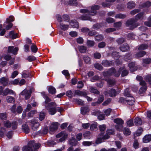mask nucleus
I'll list each match as a JSON object with an SVG mask.
<instances>
[{"instance_id": "58836bf2", "label": "nucleus", "mask_w": 151, "mask_h": 151, "mask_svg": "<svg viewBox=\"0 0 151 151\" xmlns=\"http://www.w3.org/2000/svg\"><path fill=\"white\" fill-rule=\"evenodd\" d=\"M151 6V2L150 1H147L145 3H141L140 4V6H142V7H148Z\"/></svg>"}, {"instance_id": "2f4dec72", "label": "nucleus", "mask_w": 151, "mask_h": 151, "mask_svg": "<svg viewBox=\"0 0 151 151\" xmlns=\"http://www.w3.org/2000/svg\"><path fill=\"white\" fill-rule=\"evenodd\" d=\"M135 6V4L133 1H130L127 4V7L128 8L131 9Z\"/></svg>"}, {"instance_id": "e433bc0d", "label": "nucleus", "mask_w": 151, "mask_h": 151, "mask_svg": "<svg viewBox=\"0 0 151 151\" xmlns=\"http://www.w3.org/2000/svg\"><path fill=\"white\" fill-rule=\"evenodd\" d=\"M41 132V134H47L48 132V127L46 126H45L42 129Z\"/></svg>"}, {"instance_id": "393cba45", "label": "nucleus", "mask_w": 151, "mask_h": 151, "mask_svg": "<svg viewBox=\"0 0 151 151\" xmlns=\"http://www.w3.org/2000/svg\"><path fill=\"white\" fill-rule=\"evenodd\" d=\"M89 90L91 92L93 93L99 95L100 94V92L96 88L91 86Z\"/></svg>"}, {"instance_id": "49530a36", "label": "nucleus", "mask_w": 151, "mask_h": 151, "mask_svg": "<svg viewBox=\"0 0 151 151\" xmlns=\"http://www.w3.org/2000/svg\"><path fill=\"white\" fill-rule=\"evenodd\" d=\"M79 50L81 53H85L86 52L87 49L86 47L81 46L79 47Z\"/></svg>"}, {"instance_id": "7c9ffc66", "label": "nucleus", "mask_w": 151, "mask_h": 151, "mask_svg": "<svg viewBox=\"0 0 151 151\" xmlns=\"http://www.w3.org/2000/svg\"><path fill=\"white\" fill-rule=\"evenodd\" d=\"M81 110V113L83 114H85L89 111V109L88 107H82Z\"/></svg>"}, {"instance_id": "0e129e2a", "label": "nucleus", "mask_w": 151, "mask_h": 151, "mask_svg": "<svg viewBox=\"0 0 151 151\" xmlns=\"http://www.w3.org/2000/svg\"><path fill=\"white\" fill-rule=\"evenodd\" d=\"M45 113L44 112H41L40 114L39 119L42 121L44 119L45 116Z\"/></svg>"}, {"instance_id": "5701e85b", "label": "nucleus", "mask_w": 151, "mask_h": 151, "mask_svg": "<svg viewBox=\"0 0 151 151\" xmlns=\"http://www.w3.org/2000/svg\"><path fill=\"white\" fill-rule=\"evenodd\" d=\"M114 71L112 72V75L113 74L114 76L116 77H118L120 75L121 71L123 69L120 68L118 71H116L115 69L114 68Z\"/></svg>"}, {"instance_id": "cd10ccee", "label": "nucleus", "mask_w": 151, "mask_h": 151, "mask_svg": "<svg viewBox=\"0 0 151 151\" xmlns=\"http://www.w3.org/2000/svg\"><path fill=\"white\" fill-rule=\"evenodd\" d=\"M135 65V63L133 62H131L129 64L128 66L131 71L133 72L136 70Z\"/></svg>"}, {"instance_id": "6ab92c4d", "label": "nucleus", "mask_w": 151, "mask_h": 151, "mask_svg": "<svg viewBox=\"0 0 151 151\" xmlns=\"http://www.w3.org/2000/svg\"><path fill=\"white\" fill-rule=\"evenodd\" d=\"M69 24L73 28H78L79 27L78 23L76 20H71L69 22Z\"/></svg>"}, {"instance_id": "0eeeda50", "label": "nucleus", "mask_w": 151, "mask_h": 151, "mask_svg": "<svg viewBox=\"0 0 151 151\" xmlns=\"http://www.w3.org/2000/svg\"><path fill=\"white\" fill-rule=\"evenodd\" d=\"M31 93V90H28L27 89H25L20 93V94L22 96H24L25 99L27 100L30 97Z\"/></svg>"}, {"instance_id": "37998d69", "label": "nucleus", "mask_w": 151, "mask_h": 151, "mask_svg": "<svg viewBox=\"0 0 151 151\" xmlns=\"http://www.w3.org/2000/svg\"><path fill=\"white\" fill-rule=\"evenodd\" d=\"M148 47V45L146 44H142L139 46L138 47L139 50H144L147 49Z\"/></svg>"}, {"instance_id": "1a4fd4ad", "label": "nucleus", "mask_w": 151, "mask_h": 151, "mask_svg": "<svg viewBox=\"0 0 151 151\" xmlns=\"http://www.w3.org/2000/svg\"><path fill=\"white\" fill-rule=\"evenodd\" d=\"M9 79L8 77H4L0 79V83L4 86H7L8 84Z\"/></svg>"}, {"instance_id": "5fc2aeb1", "label": "nucleus", "mask_w": 151, "mask_h": 151, "mask_svg": "<svg viewBox=\"0 0 151 151\" xmlns=\"http://www.w3.org/2000/svg\"><path fill=\"white\" fill-rule=\"evenodd\" d=\"M63 18L64 21L66 22H69L70 20L69 16L67 14L63 15Z\"/></svg>"}, {"instance_id": "4468645a", "label": "nucleus", "mask_w": 151, "mask_h": 151, "mask_svg": "<svg viewBox=\"0 0 151 151\" xmlns=\"http://www.w3.org/2000/svg\"><path fill=\"white\" fill-rule=\"evenodd\" d=\"M143 131V130L142 128H139L134 133V139H136L137 137L140 136Z\"/></svg>"}, {"instance_id": "de8ad7c7", "label": "nucleus", "mask_w": 151, "mask_h": 151, "mask_svg": "<svg viewBox=\"0 0 151 151\" xmlns=\"http://www.w3.org/2000/svg\"><path fill=\"white\" fill-rule=\"evenodd\" d=\"M146 54V52L145 51H142L136 54V56L137 58H140L143 57Z\"/></svg>"}, {"instance_id": "4be33fe9", "label": "nucleus", "mask_w": 151, "mask_h": 151, "mask_svg": "<svg viewBox=\"0 0 151 151\" xmlns=\"http://www.w3.org/2000/svg\"><path fill=\"white\" fill-rule=\"evenodd\" d=\"M59 27L63 31H65L68 29L69 26L68 24H65L63 23H61L60 24Z\"/></svg>"}, {"instance_id": "864d4df0", "label": "nucleus", "mask_w": 151, "mask_h": 151, "mask_svg": "<svg viewBox=\"0 0 151 151\" xmlns=\"http://www.w3.org/2000/svg\"><path fill=\"white\" fill-rule=\"evenodd\" d=\"M19 80L18 79H15L14 80L11 81L9 84H13L14 85H17L18 83H19Z\"/></svg>"}, {"instance_id": "412c9836", "label": "nucleus", "mask_w": 151, "mask_h": 151, "mask_svg": "<svg viewBox=\"0 0 151 151\" xmlns=\"http://www.w3.org/2000/svg\"><path fill=\"white\" fill-rule=\"evenodd\" d=\"M151 141V134L146 135L143 138V142L145 143Z\"/></svg>"}, {"instance_id": "2eb2a0df", "label": "nucleus", "mask_w": 151, "mask_h": 151, "mask_svg": "<svg viewBox=\"0 0 151 151\" xmlns=\"http://www.w3.org/2000/svg\"><path fill=\"white\" fill-rule=\"evenodd\" d=\"M144 14V12H141L137 14L135 16V18L134 19H135V20L136 21V22H137L139 19H142L143 18Z\"/></svg>"}, {"instance_id": "6e6552de", "label": "nucleus", "mask_w": 151, "mask_h": 151, "mask_svg": "<svg viewBox=\"0 0 151 151\" xmlns=\"http://www.w3.org/2000/svg\"><path fill=\"white\" fill-rule=\"evenodd\" d=\"M18 50L19 49L17 47L14 48L13 46H9L8 47L7 51L9 53L15 55L17 54Z\"/></svg>"}, {"instance_id": "8fccbe9b", "label": "nucleus", "mask_w": 151, "mask_h": 151, "mask_svg": "<svg viewBox=\"0 0 151 151\" xmlns=\"http://www.w3.org/2000/svg\"><path fill=\"white\" fill-rule=\"evenodd\" d=\"M111 109L110 108H109L103 110V112L104 113V114L106 116H108L109 115L111 111Z\"/></svg>"}, {"instance_id": "13d9d810", "label": "nucleus", "mask_w": 151, "mask_h": 151, "mask_svg": "<svg viewBox=\"0 0 151 151\" xmlns=\"http://www.w3.org/2000/svg\"><path fill=\"white\" fill-rule=\"evenodd\" d=\"M140 10L139 9H135L130 12V14L132 15H134L135 14L140 12Z\"/></svg>"}, {"instance_id": "e2e57ef3", "label": "nucleus", "mask_w": 151, "mask_h": 151, "mask_svg": "<svg viewBox=\"0 0 151 151\" xmlns=\"http://www.w3.org/2000/svg\"><path fill=\"white\" fill-rule=\"evenodd\" d=\"M27 59L29 62H32L35 60L36 58L35 56L33 55L29 56L28 57Z\"/></svg>"}, {"instance_id": "a18cd8bd", "label": "nucleus", "mask_w": 151, "mask_h": 151, "mask_svg": "<svg viewBox=\"0 0 151 151\" xmlns=\"http://www.w3.org/2000/svg\"><path fill=\"white\" fill-rule=\"evenodd\" d=\"M124 95L125 96H126L127 98H129L130 97L132 96H131L130 93L129 89L128 88H126L124 91Z\"/></svg>"}, {"instance_id": "c03bdc74", "label": "nucleus", "mask_w": 151, "mask_h": 151, "mask_svg": "<svg viewBox=\"0 0 151 151\" xmlns=\"http://www.w3.org/2000/svg\"><path fill=\"white\" fill-rule=\"evenodd\" d=\"M147 82H148L149 84L151 85V74L147 75L144 78Z\"/></svg>"}, {"instance_id": "c756f323", "label": "nucleus", "mask_w": 151, "mask_h": 151, "mask_svg": "<svg viewBox=\"0 0 151 151\" xmlns=\"http://www.w3.org/2000/svg\"><path fill=\"white\" fill-rule=\"evenodd\" d=\"M127 16L126 14L119 13L116 15L115 17L116 19H124Z\"/></svg>"}, {"instance_id": "bf43d9fd", "label": "nucleus", "mask_w": 151, "mask_h": 151, "mask_svg": "<svg viewBox=\"0 0 151 151\" xmlns=\"http://www.w3.org/2000/svg\"><path fill=\"white\" fill-rule=\"evenodd\" d=\"M14 21V17L12 16H10L9 18H7L5 23H9Z\"/></svg>"}, {"instance_id": "680f3d73", "label": "nucleus", "mask_w": 151, "mask_h": 151, "mask_svg": "<svg viewBox=\"0 0 151 151\" xmlns=\"http://www.w3.org/2000/svg\"><path fill=\"white\" fill-rule=\"evenodd\" d=\"M122 25V22L121 21L118 22L114 24V27L116 28H119Z\"/></svg>"}, {"instance_id": "9b49d317", "label": "nucleus", "mask_w": 151, "mask_h": 151, "mask_svg": "<svg viewBox=\"0 0 151 151\" xmlns=\"http://www.w3.org/2000/svg\"><path fill=\"white\" fill-rule=\"evenodd\" d=\"M4 126L8 128L11 127L13 129H16L17 126L16 123H4Z\"/></svg>"}, {"instance_id": "20e7f679", "label": "nucleus", "mask_w": 151, "mask_h": 151, "mask_svg": "<svg viewBox=\"0 0 151 151\" xmlns=\"http://www.w3.org/2000/svg\"><path fill=\"white\" fill-rule=\"evenodd\" d=\"M136 21L134 18H131L127 20L126 24L127 27H129L131 29H133L139 25V23H135Z\"/></svg>"}, {"instance_id": "6e6d98bb", "label": "nucleus", "mask_w": 151, "mask_h": 151, "mask_svg": "<svg viewBox=\"0 0 151 151\" xmlns=\"http://www.w3.org/2000/svg\"><path fill=\"white\" fill-rule=\"evenodd\" d=\"M106 133L109 136L114 135L115 133L114 130L112 129H107L106 132Z\"/></svg>"}, {"instance_id": "423d86ee", "label": "nucleus", "mask_w": 151, "mask_h": 151, "mask_svg": "<svg viewBox=\"0 0 151 151\" xmlns=\"http://www.w3.org/2000/svg\"><path fill=\"white\" fill-rule=\"evenodd\" d=\"M56 137L58 138L61 137L59 139V141L60 142H62L67 138L68 134L65 132H62L57 134L56 135Z\"/></svg>"}, {"instance_id": "603ef678", "label": "nucleus", "mask_w": 151, "mask_h": 151, "mask_svg": "<svg viewBox=\"0 0 151 151\" xmlns=\"http://www.w3.org/2000/svg\"><path fill=\"white\" fill-rule=\"evenodd\" d=\"M87 44L88 47H93L94 45L95 42L93 41L88 40L87 42Z\"/></svg>"}, {"instance_id": "473e14b6", "label": "nucleus", "mask_w": 151, "mask_h": 151, "mask_svg": "<svg viewBox=\"0 0 151 151\" xmlns=\"http://www.w3.org/2000/svg\"><path fill=\"white\" fill-rule=\"evenodd\" d=\"M6 100L9 103H13L15 101L14 98L10 96H8L6 97Z\"/></svg>"}, {"instance_id": "72a5a7b5", "label": "nucleus", "mask_w": 151, "mask_h": 151, "mask_svg": "<svg viewBox=\"0 0 151 151\" xmlns=\"http://www.w3.org/2000/svg\"><path fill=\"white\" fill-rule=\"evenodd\" d=\"M40 126L39 123H31L32 129L34 131L37 130Z\"/></svg>"}, {"instance_id": "9d476101", "label": "nucleus", "mask_w": 151, "mask_h": 151, "mask_svg": "<svg viewBox=\"0 0 151 151\" xmlns=\"http://www.w3.org/2000/svg\"><path fill=\"white\" fill-rule=\"evenodd\" d=\"M91 15L87 14H83L79 17V19L82 20H90L92 21V19L91 17Z\"/></svg>"}, {"instance_id": "aec40b11", "label": "nucleus", "mask_w": 151, "mask_h": 151, "mask_svg": "<svg viewBox=\"0 0 151 151\" xmlns=\"http://www.w3.org/2000/svg\"><path fill=\"white\" fill-rule=\"evenodd\" d=\"M134 98L132 96L127 98V103L130 105H133L134 102Z\"/></svg>"}, {"instance_id": "09e8293b", "label": "nucleus", "mask_w": 151, "mask_h": 151, "mask_svg": "<svg viewBox=\"0 0 151 151\" xmlns=\"http://www.w3.org/2000/svg\"><path fill=\"white\" fill-rule=\"evenodd\" d=\"M31 49L32 52L36 53L37 51L38 48L35 45L32 44L31 47Z\"/></svg>"}, {"instance_id": "052dcab7", "label": "nucleus", "mask_w": 151, "mask_h": 151, "mask_svg": "<svg viewBox=\"0 0 151 151\" xmlns=\"http://www.w3.org/2000/svg\"><path fill=\"white\" fill-rule=\"evenodd\" d=\"M143 62L144 63L149 64L151 63V58H147L144 59L143 60Z\"/></svg>"}, {"instance_id": "f704fd0d", "label": "nucleus", "mask_w": 151, "mask_h": 151, "mask_svg": "<svg viewBox=\"0 0 151 151\" xmlns=\"http://www.w3.org/2000/svg\"><path fill=\"white\" fill-rule=\"evenodd\" d=\"M48 91L49 93L54 94L56 93V90L53 86H50L48 88Z\"/></svg>"}, {"instance_id": "774afa93", "label": "nucleus", "mask_w": 151, "mask_h": 151, "mask_svg": "<svg viewBox=\"0 0 151 151\" xmlns=\"http://www.w3.org/2000/svg\"><path fill=\"white\" fill-rule=\"evenodd\" d=\"M95 67L99 70H101L103 69V67L99 64H96L94 65Z\"/></svg>"}, {"instance_id": "f03ea898", "label": "nucleus", "mask_w": 151, "mask_h": 151, "mask_svg": "<svg viewBox=\"0 0 151 151\" xmlns=\"http://www.w3.org/2000/svg\"><path fill=\"white\" fill-rule=\"evenodd\" d=\"M99 6L98 5H95L91 7L90 11L87 9H85L80 10V12L82 13H88L89 15L94 16L97 13L96 10L99 9Z\"/></svg>"}, {"instance_id": "ea45409f", "label": "nucleus", "mask_w": 151, "mask_h": 151, "mask_svg": "<svg viewBox=\"0 0 151 151\" xmlns=\"http://www.w3.org/2000/svg\"><path fill=\"white\" fill-rule=\"evenodd\" d=\"M9 35L10 37L13 39L17 37V34H14V31H10L9 33Z\"/></svg>"}, {"instance_id": "a878e982", "label": "nucleus", "mask_w": 151, "mask_h": 151, "mask_svg": "<svg viewBox=\"0 0 151 151\" xmlns=\"http://www.w3.org/2000/svg\"><path fill=\"white\" fill-rule=\"evenodd\" d=\"M58 128V123H52L50 127V130L53 131L56 130Z\"/></svg>"}, {"instance_id": "4c0bfd02", "label": "nucleus", "mask_w": 151, "mask_h": 151, "mask_svg": "<svg viewBox=\"0 0 151 151\" xmlns=\"http://www.w3.org/2000/svg\"><path fill=\"white\" fill-rule=\"evenodd\" d=\"M30 75V73L27 70H24L22 73V78H28Z\"/></svg>"}, {"instance_id": "f8f14e48", "label": "nucleus", "mask_w": 151, "mask_h": 151, "mask_svg": "<svg viewBox=\"0 0 151 151\" xmlns=\"http://www.w3.org/2000/svg\"><path fill=\"white\" fill-rule=\"evenodd\" d=\"M22 131L26 134L29 133L30 131L28 125L26 123H24L22 125Z\"/></svg>"}, {"instance_id": "b1692460", "label": "nucleus", "mask_w": 151, "mask_h": 151, "mask_svg": "<svg viewBox=\"0 0 151 151\" xmlns=\"http://www.w3.org/2000/svg\"><path fill=\"white\" fill-rule=\"evenodd\" d=\"M77 142H78L76 139L73 137H72L70 139L69 143L70 145L75 146L77 144Z\"/></svg>"}, {"instance_id": "c9c22d12", "label": "nucleus", "mask_w": 151, "mask_h": 151, "mask_svg": "<svg viewBox=\"0 0 151 151\" xmlns=\"http://www.w3.org/2000/svg\"><path fill=\"white\" fill-rule=\"evenodd\" d=\"M75 94L76 95L81 96H85L87 95L86 93V92L78 90H76L75 91Z\"/></svg>"}, {"instance_id": "338daca9", "label": "nucleus", "mask_w": 151, "mask_h": 151, "mask_svg": "<svg viewBox=\"0 0 151 151\" xmlns=\"http://www.w3.org/2000/svg\"><path fill=\"white\" fill-rule=\"evenodd\" d=\"M99 130L101 131H103L106 129V126L105 124H103L99 125Z\"/></svg>"}, {"instance_id": "39448f33", "label": "nucleus", "mask_w": 151, "mask_h": 151, "mask_svg": "<svg viewBox=\"0 0 151 151\" xmlns=\"http://www.w3.org/2000/svg\"><path fill=\"white\" fill-rule=\"evenodd\" d=\"M104 93L106 96H109L111 97H115L116 95V91L113 88L111 89L108 91H105Z\"/></svg>"}, {"instance_id": "ddd939ff", "label": "nucleus", "mask_w": 151, "mask_h": 151, "mask_svg": "<svg viewBox=\"0 0 151 151\" xmlns=\"http://www.w3.org/2000/svg\"><path fill=\"white\" fill-rule=\"evenodd\" d=\"M14 93V92L12 90L8 88H7L4 90V92L3 94V96H6L8 94L13 95Z\"/></svg>"}, {"instance_id": "4d7b16f0", "label": "nucleus", "mask_w": 151, "mask_h": 151, "mask_svg": "<svg viewBox=\"0 0 151 151\" xmlns=\"http://www.w3.org/2000/svg\"><path fill=\"white\" fill-rule=\"evenodd\" d=\"M134 139L133 144V147L137 149L139 147V144L137 140L136 139Z\"/></svg>"}, {"instance_id": "a19ab883", "label": "nucleus", "mask_w": 151, "mask_h": 151, "mask_svg": "<svg viewBox=\"0 0 151 151\" xmlns=\"http://www.w3.org/2000/svg\"><path fill=\"white\" fill-rule=\"evenodd\" d=\"M95 40L97 41H102L104 39V36L101 35H99L95 37Z\"/></svg>"}, {"instance_id": "3c124183", "label": "nucleus", "mask_w": 151, "mask_h": 151, "mask_svg": "<svg viewBox=\"0 0 151 151\" xmlns=\"http://www.w3.org/2000/svg\"><path fill=\"white\" fill-rule=\"evenodd\" d=\"M131 132L129 129L127 128H124V134L126 136L129 135L131 134Z\"/></svg>"}, {"instance_id": "c85d7f7f", "label": "nucleus", "mask_w": 151, "mask_h": 151, "mask_svg": "<svg viewBox=\"0 0 151 151\" xmlns=\"http://www.w3.org/2000/svg\"><path fill=\"white\" fill-rule=\"evenodd\" d=\"M124 123H117L115 125L116 129L119 131H122L123 129V124Z\"/></svg>"}, {"instance_id": "f257e3e1", "label": "nucleus", "mask_w": 151, "mask_h": 151, "mask_svg": "<svg viewBox=\"0 0 151 151\" xmlns=\"http://www.w3.org/2000/svg\"><path fill=\"white\" fill-rule=\"evenodd\" d=\"M40 146L39 143L35 144L34 141H30L27 146L23 147L22 150L23 151H37Z\"/></svg>"}, {"instance_id": "7ed1b4c3", "label": "nucleus", "mask_w": 151, "mask_h": 151, "mask_svg": "<svg viewBox=\"0 0 151 151\" xmlns=\"http://www.w3.org/2000/svg\"><path fill=\"white\" fill-rule=\"evenodd\" d=\"M45 107L50 114L54 115L57 111L56 105L55 102H50Z\"/></svg>"}, {"instance_id": "dca6fc26", "label": "nucleus", "mask_w": 151, "mask_h": 151, "mask_svg": "<svg viewBox=\"0 0 151 151\" xmlns=\"http://www.w3.org/2000/svg\"><path fill=\"white\" fill-rule=\"evenodd\" d=\"M120 49L121 51L125 52L129 51L130 49L129 45L127 44H125L121 46Z\"/></svg>"}, {"instance_id": "69168bd1", "label": "nucleus", "mask_w": 151, "mask_h": 151, "mask_svg": "<svg viewBox=\"0 0 151 151\" xmlns=\"http://www.w3.org/2000/svg\"><path fill=\"white\" fill-rule=\"evenodd\" d=\"M149 21L145 22V24L147 26L151 27V16L149 17Z\"/></svg>"}, {"instance_id": "79ce46f5", "label": "nucleus", "mask_w": 151, "mask_h": 151, "mask_svg": "<svg viewBox=\"0 0 151 151\" xmlns=\"http://www.w3.org/2000/svg\"><path fill=\"white\" fill-rule=\"evenodd\" d=\"M83 59L85 62L87 64H90L91 63L90 58L87 56H84Z\"/></svg>"}, {"instance_id": "bb28decb", "label": "nucleus", "mask_w": 151, "mask_h": 151, "mask_svg": "<svg viewBox=\"0 0 151 151\" xmlns=\"http://www.w3.org/2000/svg\"><path fill=\"white\" fill-rule=\"evenodd\" d=\"M102 64L104 66L108 67L112 65V62L111 61L104 60L102 61Z\"/></svg>"}, {"instance_id": "a211bd4d", "label": "nucleus", "mask_w": 151, "mask_h": 151, "mask_svg": "<svg viewBox=\"0 0 151 151\" xmlns=\"http://www.w3.org/2000/svg\"><path fill=\"white\" fill-rule=\"evenodd\" d=\"M114 71V68H111L107 71L104 72L103 74L105 77L109 76L112 75V72Z\"/></svg>"}, {"instance_id": "f3484780", "label": "nucleus", "mask_w": 151, "mask_h": 151, "mask_svg": "<svg viewBox=\"0 0 151 151\" xmlns=\"http://www.w3.org/2000/svg\"><path fill=\"white\" fill-rule=\"evenodd\" d=\"M105 81H106L108 84L109 87L113 86L115 84V81L114 80L111 79H105Z\"/></svg>"}]
</instances>
